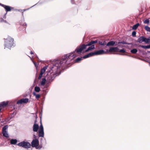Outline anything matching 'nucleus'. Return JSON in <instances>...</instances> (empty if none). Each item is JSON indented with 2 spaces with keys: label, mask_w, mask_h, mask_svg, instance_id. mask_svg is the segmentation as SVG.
Instances as JSON below:
<instances>
[{
  "label": "nucleus",
  "mask_w": 150,
  "mask_h": 150,
  "mask_svg": "<svg viewBox=\"0 0 150 150\" xmlns=\"http://www.w3.org/2000/svg\"><path fill=\"white\" fill-rule=\"evenodd\" d=\"M144 42L146 44H148L150 43V36L147 38L144 36Z\"/></svg>",
  "instance_id": "nucleus-25"
},
{
  "label": "nucleus",
  "mask_w": 150,
  "mask_h": 150,
  "mask_svg": "<svg viewBox=\"0 0 150 150\" xmlns=\"http://www.w3.org/2000/svg\"><path fill=\"white\" fill-rule=\"evenodd\" d=\"M116 42L114 41H109L107 44L106 46L108 47L110 46H116Z\"/></svg>",
  "instance_id": "nucleus-20"
},
{
  "label": "nucleus",
  "mask_w": 150,
  "mask_h": 150,
  "mask_svg": "<svg viewBox=\"0 0 150 150\" xmlns=\"http://www.w3.org/2000/svg\"><path fill=\"white\" fill-rule=\"evenodd\" d=\"M8 103V101H3L0 103V107H4L7 105Z\"/></svg>",
  "instance_id": "nucleus-21"
},
{
  "label": "nucleus",
  "mask_w": 150,
  "mask_h": 150,
  "mask_svg": "<svg viewBox=\"0 0 150 150\" xmlns=\"http://www.w3.org/2000/svg\"><path fill=\"white\" fill-rule=\"evenodd\" d=\"M13 10L16 11H18V9H17V8H14V9H13Z\"/></svg>",
  "instance_id": "nucleus-55"
},
{
  "label": "nucleus",
  "mask_w": 150,
  "mask_h": 150,
  "mask_svg": "<svg viewBox=\"0 0 150 150\" xmlns=\"http://www.w3.org/2000/svg\"><path fill=\"white\" fill-rule=\"evenodd\" d=\"M121 44L122 45H124V44H126V43H127V42H125V41H119L118 42V44Z\"/></svg>",
  "instance_id": "nucleus-42"
},
{
  "label": "nucleus",
  "mask_w": 150,
  "mask_h": 150,
  "mask_svg": "<svg viewBox=\"0 0 150 150\" xmlns=\"http://www.w3.org/2000/svg\"><path fill=\"white\" fill-rule=\"evenodd\" d=\"M4 46L6 47L11 50L12 46L14 47L16 44L14 43V39L10 36H8L7 38H4Z\"/></svg>",
  "instance_id": "nucleus-4"
},
{
  "label": "nucleus",
  "mask_w": 150,
  "mask_h": 150,
  "mask_svg": "<svg viewBox=\"0 0 150 150\" xmlns=\"http://www.w3.org/2000/svg\"><path fill=\"white\" fill-rule=\"evenodd\" d=\"M137 49H134L130 50V52L133 54H136L137 52Z\"/></svg>",
  "instance_id": "nucleus-33"
},
{
  "label": "nucleus",
  "mask_w": 150,
  "mask_h": 150,
  "mask_svg": "<svg viewBox=\"0 0 150 150\" xmlns=\"http://www.w3.org/2000/svg\"><path fill=\"white\" fill-rule=\"evenodd\" d=\"M35 55H36V57L37 59H38V60H39L41 62V60H40L39 59V58H38V57L37 56V55L36 54H35Z\"/></svg>",
  "instance_id": "nucleus-56"
},
{
  "label": "nucleus",
  "mask_w": 150,
  "mask_h": 150,
  "mask_svg": "<svg viewBox=\"0 0 150 150\" xmlns=\"http://www.w3.org/2000/svg\"><path fill=\"white\" fill-rule=\"evenodd\" d=\"M18 142V141L16 139H11L10 141V143L11 144L13 145H17V144Z\"/></svg>",
  "instance_id": "nucleus-26"
},
{
  "label": "nucleus",
  "mask_w": 150,
  "mask_h": 150,
  "mask_svg": "<svg viewBox=\"0 0 150 150\" xmlns=\"http://www.w3.org/2000/svg\"><path fill=\"white\" fill-rule=\"evenodd\" d=\"M39 142L38 139H33L31 143V146L35 148L36 149L40 150Z\"/></svg>",
  "instance_id": "nucleus-8"
},
{
  "label": "nucleus",
  "mask_w": 150,
  "mask_h": 150,
  "mask_svg": "<svg viewBox=\"0 0 150 150\" xmlns=\"http://www.w3.org/2000/svg\"><path fill=\"white\" fill-rule=\"evenodd\" d=\"M31 148V149H29V150H32V148Z\"/></svg>",
  "instance_id": "nucleus-64"
},
{
  "label": "nucleus",
  "mask_w": 150,
  "mask_h": 150,
  "mask_svg": "<svg viewBox=\"0 0 150 150\" xmlns=\"http://www.w3.org/2000/svg\"><path fill=\"white\" fill-rule=\"evenodd\" d=\"M71 61L68 54H64L62 57L54 59L51 64L43 67L40 73L44 74L48 68L45 74L50 73H54V75L59 74V71H62L63 70L64 71L70 67L68 65L74 62Z\"/></svg>",
  "instance_id": "nucleus-1"
},
{
  "label": "nucleus",
  "mask_w": 150,
  "mask_h": 150,
  "mask_svg": "<svg viewBox=\"0 0 150 150\" xmlns=\"http://www.w3.org/2000/svg\"><path fill=\"white\" fill-rule=\"evenodd\" d=\"M6 121L5 120H4V121L2 120V121H1L0 122L1 123H4V122H6Z\"/></svg>",
  "instance_id": "nucleus-57"
},
{
  "label": "nucleus",
  "mask_w": 150,
  "mask_h": 150,
  "mask_svg": "<svg viewBox=\"0 0 150 150\" xmlns=\"http://www.w3.org/2000/svg\"><path fill=\"white\" fill-rule=\"evenodd\" d=\"M127 55V56H129V57H133V58H135V57H134L132 56H131V55Z\"/></svg>",
  "instance_id": "nucleus-59"
},
{
  "label": "nucleus",
  "mask_w": 150,
  "mask_h": 150,
  "mask_svg": "<svg viewBox=\"0 0 150 150\" xmlns=\"http://www.w3.org/2000/svg\"><path fill=\"white\" fill-rule=\"evenodd\" d=\"M8 125H5L2 129V133L3 136L6 138H8L9 136L8 132Z\"/></svg>",
  "instance_id": "nucleus-9"
},
{
  "label": "nucleus",
  "mask_w": 150,
  "mask_h": 150,
  "mask_svg": "<svg viewBox=\"0 0 150 150\" xmlns=\"http://www.w3.org/2000/svg\"><path fill=\"white\" fill-rule=\"evenodd\" d=\"M21 14H22V16L23 18V21H24L25 20H24V16H23L24 13H23V12H21Z\"/></svg>",
  "instance_id": "nucleus-52"
},
{
  "label": "nucleus",
  "mask_w": 150,
  "mask_h": 150,
  "mask_svg": "<svg viewBox=\"0 0 150 150\" xmlns=\"http://www.w3.org/2000/svg\"><path fill=\"white\" fill-rule=\"evenodd\" d=\"M64 71L63 70L62 71H59V74L54 75V73H47V74L44 75V77L42 79L41 83L38 84L39 86H45V82L47 81V82L50 84L54 80V78L57 76L61 74Z\"/></svg>",
  "instance_id": "nucleus-3"
},
{
  "label": "nucleus",
  "mask_w": 150,
  "mask_h": 150,
  "mask_svg": "<svg viewBox=\"0 0 150 150\" xmlns=\"http://www.w3.org/2000/svg\"><path fill=\"white\" fill-rule=\"evenodd\" d=\"M33 63L35 66V67L36 69H37V66L38 65V64H37V63L35 62H33Z\"/></svg>",
  "instance_id": "nucleus-47"
},
{
  "label": "nucleus",
  "mask_w": 150,
  "mask_h": 150,
  "mask_svg": "<svg viewBox=\"0 0 150 150\" xmlns=\"http://www.w3.org/2000/svg\"><path fill=\"white\" fill-rule=\"evenodd\" d=\"M139 47L144 49H149L148 45H139Z\"/></svg>",
  "instance_id": "nucleus-31"
},
{
  "label": "nucleus",
  "mask_w": 150,
  "mask_h": 150,
  "mask_svg": "<svg viewBox=\"0 0 150 150\" xmlns=\"http://www.w3.org/2000/svg\"><path fill=\"white\" fill-rule=\"evenodd\" d=\"M98 43L100 45L103 46V42L100 41L99 40Z\"/></svg>",
  "instance_id": "nucleus-48"
},
{
  "label": "nucleus",
  "mask_w": 150,
  "mask_h": 150,
  "mask_svg": "<svg viewBox=\"0 0 150 150\" xmlns=\"http://www.w3.org/2000/svg\"><path fill=\"white\" fill-rule=\"evenodd\" d=\"M118 52H126V50L123 48V49H120L119 48H118Z\"/></svg>",
  "instance_id": "nucleus-36"
},
{
  "label": "nucleus",
  "mask_w": 150,
  "mask_h": 150,
  "mask_svg": "<svg viewBox=\"0 0 150 150\" xmlns=\"http://www.w3.org/2000/svg\"><path fill=\"white\" fill-rule=\"evenodd\" d=\"M5 5L2 4L0 3V6H1L2 7H3V8H4V7Z\"/></svg>",
  "instance_id": "nucleus-53"
},
{
  "label": "nucleus",
  "mask_w": 150,
  "mask_h": 150,
  "mask_svg": "<svg viewBox=\"0 0 150 150\" xmlns=\"http://www.w3.org/2000/svg\"><path fill=\"white\" fill-rule=\"evenodd\" d=\"M32 94L35 97V98L36 99L39 98L40 97V94H37L35 92H33Z\"/></svg>",
  "instance_id": "nucleus-29"
},
{
  "label": "nucleus",
  "mask_w": 150,
  "mask_h": 150,
  "mask_svg": "<svg viewBox=\"0 0 150 150\" xmlns=\"http://www.w3.org/2000/svg\"><path fill=\"white\" fill-rule=\"evenodd\" d=\"M143 22L144 24H146L148 25L150 23L149 20L148 19H146Z\"/></svg>",
  "instance_id": "nucleus-35"
},
{
  "label": "nucleus",
  "mask_w": 150,
  "mask_h": 150,
  "mask_svg": "<svg viewBox=\"0 0 150 150\" xmlns=\"http://www.w3.org/2000/svg\"><path fill=\"white\" fill-rule=\"evenodd\" d=\"M45 97H43V101L42 102V106L41 108V111L40 112L39 114V117L40 118V125L39 127V129L38 130H44V127L42 124V109H43V105L44 104V101H45Z\"/></svg>",
  "instance_id": "nucleus-7"
},
{
  "label": "nucleus",
  "mask_w": 150,
  "mask_h": 150,
  "mask_svg": "<svg viewBox=\"0 0 150 150\" xmlns=\"http://www.w3.org/2000/svg\"><path fill=\"white\" fill-rule=\"evenodd\" d=\"M148 53H150V51H147V53L146 54V57L150 59V56H149Z\"/></svg>",
  "instance_id": "nucleus-44"
},
{
  "label": "nucleus",
  "mask_w": 150,
  "mask_h": 150,
  "mask_svg": "<svg viewBox=\"0 0 150 150\" xmlns=\"http://www.w3.org/2000/svg\"><path fill=\"white\" fill-rule=\"evenodd\" d=\"M40 90L41 89L40 88L39 86H36L34 88V90L33 92H35V93H38L40 91Z\"/></svg>",
  "instance_id": "nucleus-27"
},
{
  "label": "nucleus",
  "mask_w": 150,
  "mask_h": 150,
  "mask_svg": "<svg viewBox=\"0 0 150 150\" xmlns=\"http://www.w3.org/2000/svg\"><path fill=\"white\" fill-rule=\"evenodd\" d=\"M138 45L136 43H134L133 42L132 43V45H131L129 47L130 48L132 47H137L138 46Z\"/></svg>",
  "instance_id": "nucleus-39"
},
{
  "label": "nucleus",
  "mask_w": 150,
  "mask_h": 150,
  "mask_svg": "<svg viewBox=\"0 0 150 150\" xmlns=\"http://www.w3.org/2000/svg\"><path fill=\"white\" fill-rule=\"evenodd\" d=\"M30 54H34L33 52H32V51H31L30 52Z\"/></svg>",
  "instance_id": "nucleus-58"
},
{
  "label": "nucleus",
  "mask_w": 150,
  "mask_h": 150,
  "mask_svg": "<svg viewBox=\"0 0 150 150\" xmlns=\"http://www.w3.org/2000/svg\"><path fill=\"white\" fill-rule=\"evenodd\" d=\"M23 11V10L22 9H18V11Z\"/></svg>",
  "instance_id": "nucleus-60"
},
{
  "label": "nucleus",
  "mask_w": 150,
  "mask_h": 150,
  "mask_svg": "<svg viewBox=\"0 0 150 150\" xmlns=\"http://www.w3.org/2000/svg\"><path fill=\"white\" fill-rule=\"evenodd\" d=\"M35 6V4L33 5V6H31V7H30V8H27V9H23V11H25L27 10H28L30 8H32L33 7H34V6Z\"/></svg>",
  "instance_id": "nucleus-46"
},
{
  "label": "nucleus",
  "mask_w": 150,
  "mask_h": 150,
  "mask_svg": "<svg viewBox=\"0 0 150 150\" xmlns=\"http://www.w3.org/2000/svg\"><path fill=\"white\" fill-rule=\"evenodd\" d=\"M30 102V100H29L28 98H23L17 101L16 104H22L23 103L26 104Z\"/></svg>",
  "instance_id": "nucleus-10"
},
{
  "label": "nucleus",
  "mask_w": 150,
  "mask_h": 150,
  "mask_svg": "<svg viewBox=\"0 0 150 150\" xmlns=\"http://www.w3.org/2000/svg\"><path fill=\"white\" fill-rule=\"evenodd\" d=\"M133 42H127L126 44L128 45H132Z\"/></svg>",
  "instance_id": "nucleus-54"
},
{
  "label": "nucleus",
  "mask_w": 150,
  "mask_h": 150,
  "mask_svg": "<svg viewBox=\"0 0 150 150\" xmlns=\"http://www.w3.org/2000/svg\"><path fill=\"white\" fill-rule=\"evenodd\" d=\"M71 1L72 4H75V3L74 2V0H71Z\"/></svg>",
  "instance_id": "nucleus-51"
},
{
  "label": "nucleus",
  "mask_w": 150,
  "mask_h": 150,
  "mask_svg": "<svg viewBox=\"0 0 150 150\" xmlns=\"http://www.w3.org/2000/svg\"><path fill=\"white\" fill-rule=\"evenodd\" d=\"M136 32L135 31H133L132 32V35L134 37H135L136 36Z\"/></svg>",
  "instance_id": "nucleus-37"
},
{
  "label": "nucleus",
  "mask_w": 150,
  "mask_h": 150,
  "mask_svg": "<svg viewBox=\"0 0 150 150\" xmlns=\"http://www.w3.org/2000/svg\"><path fill=\"white\" fill-rule=\"evenodd\" d=\"M20 24L21 25H22L24 27L23 28L24 29H23V30H26V27L27 25L26 23L25 22H24L23 24H22L21 23H20Z\"/></svg>",
  "instance_id": "nucleus-34"
},
{
  "label": "nucleus",
  "mask_w": 150,
  "mask_h": 150,
  "mask_svg": "<svg viewBox=\"0 0 150 150\" xmlns=\"http://www.w3.org/2000/svg\"><path fill=\"white\" fill-rule=\"evenodd\" d=\"M4 8L6 13H7L8 12L11 11L13 9H14V7L6 5Z\"/></svg>",
  "instance_id": "nucleus-12"
},
{
  "label": "nucleus",
  "mask_w": 150,
  "mask_h": 150,
  "mask_svg": "<svg viewBox=\"0 0 150 150\" xmlns=\"http://www.w3.org/2000/svg\"><path fill=\"white\" fill-rule=\"evenodd\" d=\"M13 117H14V116H11V115L8 118H7V121L6 122H8Z\"/></svg>",
  "instance_id": "nucleus-41"
},
{
  "label": "nucleus",
  "mask_w": 150,
  "mask_h": 150,
  "mask_svg": "<svg viewBox=\"0 0 150 150\" xmlns=\"http://www.w3.org/2000/svg\"><path fill=\"white\" fill-rule=\"evenodd\" d=\"M1 22H4L5 23L10 24L6 20L4 19L3 18H0Z\"/></svg>",
  "instance_id": "nucleus-38"
},
{
  "label": "nucleus",
  "mask_w": 150,
  "mask_h": 150,
  "mask_svg": "<svg viewBox=\"0 0 150 150\" xmlns=\"http://www.w3.org/2000/svg\"><path fill=\"white\" fill-rule=\"evenodd\" d=\"M36 79H37V74H36L35 78L34 80L33 83V84L32 85V86L30 87V88L29 89L30 91H32L33 89V88L35 86V82L36 81Z\"/></svg>",
  "instance_id": "nucleus-30"
},
{
  "label": "nucleus",
  "mask_w": 150,
  "mask_h": 150,
  "mask_svg": "<svg viewBox=\"0 0 150 150\" xmlns=\"http://www.w3.org/2000/svg\"><path fill=\"white\" fill-rule=\"evenodd\" d=\"M116 46H117V47H118V48H122L123 47H126L128 49H130L129 46L127 45V46H125L124 45H123L121 44H118V42H116Z\"/></svg>",
  "instance_id": "nucleus-22"
},
{
  "label": "nucleus",
  "mask_w": 150,
  "mask_h": 150,
  "mask_svg": "<svg viewBox=\"0 0 150 150\" xmlns=\"http://www.w3.org/2000/svg\"><path fill=\"white\" fill-rule=\"evenodd\" d=\"M39 126L38 124H34L33 127V130L34 132H37L38 130Z\"/></svg>",
  "instance_id": "nucleus-19"
},
{
  "label": "nucleus",
  "mask_w": 150,
  "mask_h": 150,
  "mask_svg": "<svg viewBox=\"0 0 150 150\" xmlns=\"http://www.w3.org/2000/svg\"><path fill=\"white\" fill-rule=\"evenodd\" d=\"M89 57V56L88 54L83 57H78L76 59L74 62H79L82 60L83 59H85L88 58Z\"/></svg>",
  "instance_id": "nucleus-11"
},
{
  "label": "nucleus",
  "mask_w": 150,
  "mask_h": 150,
  "mask_svg": "<svg viewBox=\"0 0 150 150\" xmlns=\"http://www.w3.org/2000/svg\"><path fill=\"white\" fill-rule=\"evenodd\" d=\"M103 46L104 47H105V48H106L107 47H108V46H106V45H107V43L105 41H104L103 42Z\"/></svg>",
  "instance_id": "nucleus-43"
},
{
  "label": "nucleus",
  "mask_w": 150,
  "mask_h": 150,
  "mask_svg": "<svg viewBox=\"0 0 150 150\" xmlns=\"http://www.w3.org/2000/svg\"><path fill=\"white\" fill-rule=\"evenodd\" d=\"M98 41L99 40L98 39L95 40H91L89 41H88L86 44H81L79 46L76 47L74 51L68 53L70 59L72 61L78 56L77 54H75V53L77 52L79 54H81L83 50L86 49L88 46H90L92 45H95V44L98 43Z\"/></svg>",
  "instance_id": "nucleus-2"
},
{
  "label": "nucleus",
  "mask_w": 150,
  "mask_h": 150,
  "mask_svg": "<svg viewBox=\"0 0 150 150\" xmlns=\"http://www.w3.org/2000/svg\"><path fill=\"white\" fill-rule=\"evenodd\" d=\"M46 144V141L45 138L44 139L41 138L40 139V149L42 147L43 145H45Z\"/></svg>",
  "instance_id": "nucleus-13"
},
{
  "label": "nucleus",
  "mask_w": 150,
  "mask_h": 150,
  "mask_svg": "<svg viewBox=\"0 0 150 150\" xmlns=\"http://www.w3.org/2000/svg\"><path fill=\"white\" fill-rule=\"evenodd\" d=\"M52 0H40L37 3L35 4V6L37 5H41Z\"/></svg>",
  "instance_id": "nucleus-18"
},
{
  "label": "nucleus",
  "mask_w": 150,
  "mask_h": 150,
  "mask_svg": "<svg viewBox=\"0 0 150 150\" xmlns=\"http://www.w3.org/2000/svg\"><path fill=\"white\" fill-rule=\"evenodd\" d=\"M144 36H142L139 38L137 40H134L135 42H138L139 43H142L143 42H144Z\"/></svg>",
  "instance_id": "nucleus-15"
},
{
  "label": "nucleus",
  "mask_w": 150,
  "mask_h": 150,
  "mask_svg": "<svg viewBox=\"0 0 150 150\" xmlns=\"http://www.w3.org/2000/svg\"><path fill=\"white\" fill-rule=\"evenodd\" d=\"M149 45V49H150V44L148 45Z\"/></svg>",
  "instance_id": "nucleus-63"
},
{
  "label": "nucleus",
  "mask_w": 150,
  "mask_h": 150,
  "mask_svg": "<svg viewBox=\"0 0 150 150\" xmlns=\"http://www.w3.org/2000/svg\"><path fill=\"white\" fill-rule=\"evenodd\" d=\"M138 59H140V60H142V61L144 60V59H143L141 58H139Z\"/></svg>",
  "instance_id": "nucleus-62"
},
{
  "label": "nucleus",
  "mask_w": 150,
  "mask_h": 150,
  "mask_svg": "<svg viewBox=\"0 0 150 150\" xmlns=\"http://www.w3.org/2000/svg\"><path fill=\"white\" fill-rule=\"evenodd\" d=\"M89 47L85 50L84 52H87L89 51L95 49V45H92Z\"/></svg>",
  "instance_id": "nucleus-24"
},
{
  "label": "nucleus",
  "mask_w": 150,
  "mask_h": 150,
  "mask_svg": "<svg viewBox=\"0 0 150 150\" xmlns=\"http://www.w3.org/2000/svg\"><path fill=\"white\" fill-rule=\"evenodd\" d=\"M144 28L147 31L150 32V27L148 25H145L144 27Z\"/></svg>",
  "instance_id": "nucleus-32"
},
{
  "label": "nucleus",
  "mask_w": 150,
  "mask_h": 150,
  "mask_svg": "<svg viewBox=\"0 0 150 150\" xmlns=\"http://www.w3.org/2000/svg\"><path fill=\"white\" fill-rule=\"evenodd\" d=\"M4 145V144L1 143L0 144V146H3Z\"/></svg>",
  "instance_id": "nucleus-61"
},
{
  "label": "nucleus",
  "mask_w": 150,
  "mask_h": 150,
  "mask_svg": "<svg viewBox=\"0 0 150 150\" xmlns=\"http://www.w3.org/2000/svg\"><path fill=\"white\" fill-rule=\"evenodd\" d=\"M37 117H37V116L36 115V120L34 122V124H38L37 123Z\"/></svg>",
  "instance_id": "nucleus-50"
},
{
  "label": "nucleus",
  "mask_w": 150,
  "mask_h": 150,
  "mask_svg": "<svg viewBox=\"0 0 150 150\" xmlns=\"http://www.w3.org/2000/svg\"><path fill=\"white\" fill-rule=\"evenodd\" d=\"M43 74L41 73H40L39 76L38 77V79L37 80L38 82H39V80L43 76Z\"/></svg>",
  "instance_id": "nucleus-40"
},
{
  "label": "nucleus",
  "mask_w": 150,
  "mask_h": 150,
  "mask_svg": "<svg viewBox=\"0 0 150 150\" xmlns=\"http://www.w3.org/2000/svg\"><path fill=\"white\" fill-rule=\"evenodd\" d=\"M48 86V85H46L44 86L41 87V88L42 89V91L44 92L45 95L47 94L48 92V90L47 88Z\"/></svg>",
  "instance_id": "nucleus-17"
},
{
  "label": "nucleus",
  "mask_w": 150,
  "mask_h": 150,
  "mask_svg": "<svg viewBox=\"0 0 150 150\" xmlns=\"http://www.w3.org/2000/svg\"><path fill=\"white\" fill-rule=\"evenodd\" d=\"M17 145L25 149L30 148L31 147V144L30 142L25 141H23L19 142L17 144Z\"/></svg>",
  "instance_id": "nucleus-6"
},
{
  "label": "nucleus",
  "mask_w": 150,
  "mask_h": 150,
  "mask_svg": "<svg viewBox=\"0 0 150 150\" xmlns=\"http://www.w3.org/2000/svg\"><path fill=\"white\" fill-rule=\"evenodd\" d=\"M39 137H38L37 136H36V135L34 134L33 135V139H39Z\"/></svg>",
  "instance_id": "nucleus-45"
},
{
  "label": "nucleus",
  "mask_w": 150,
  "mask_h": 150,
  "mask_svg": "<svg viewBox=\"0 0 150 150\" xmlns=\"http://www.w3.org/2000/svg\"><path fill=\"white\" fill-rule=\"evenodd\" d=\"M107 53V51H106L103 49L94 52H91L88 54L89 57L93 56L102 55Z\"/></svg>",
  "instance_id": "nucleus-5"
},
{
  "label": "nucleus",
  "mask_w": 150,
  "mask_h": 150,
  "mask_svg": "<svg viewBox=\"0 0 150 150\" xmlns=\"http://www.w3.org/2000/svg\"><path fill=\"white\" fill-rule=\"evenodd\" d=\"M7 13H6V12L4 15L3 16V18L4 19H6V15L7 14Z\"/></svg>",
  "instance_id": "nucleus-49"
},
{
  "label": "nucleus",
  "mask_w": 150,
  "mask_h": 150,
  "mask_svg": "<svg viewBox=\"0 0 150 150\" xmlns=\"http://www.w3.org/2000/svg\"><path fill=\"white\" fill-rule=\"evenodd\" d=\"M11 105L12 107L13 108V109L15 110L12 113H11V116H12L13 115H15L17 113V112L15 110L16 109H17V108L16 104L14 103L13 102L12 103Z\"/></svg>",
  "instance_id": "nucleus-14"
},
{
  "label": "nucleus",
  "mask_w": 150,
  "mask_h": 150,
  "mask_svg": "<svg viewBox=\"0 0 150 150\" xmlns=\"http://www.w3.org/2000/svg\"><path fill=\"white\" fill-rule=\"evenodd\" d=\"M118 47H110L108 50L109 52H118ZM106 50H108V49H106Z\"/></svg>",
  "instance_id": "nucleus-16"
},
{
  "label": "nucleus",
  "mask_w": 150,
  "mask_h": 150,
  "mask_svg": "<svg viewBox=\"0 0 150 150\" xmlns=\"http://www.w3.org/2000/svg\"><path fill=\"white\" fill-rule=\"evenodd\" d=\"M140 25L139 23H137L132 26V30H135L137 29L139 26Z\"/></svg>",
  "instance_id": "nucleus-28"
},
{
  "label": "nucleus",
  "mask_w": 150,
  "mask_h": 150,
  "mask_svg": "<svg viewBox=\"0 0 150 150\" xmlns=\"http://www.w3.org/2000/svg\"><path fill=\"white\" fill-rule=\"evenodd\" d=\"M38 137H44V130H38Z\"/></svg>",
  "instance_id": "nucleus-23"
}]
</instances>
